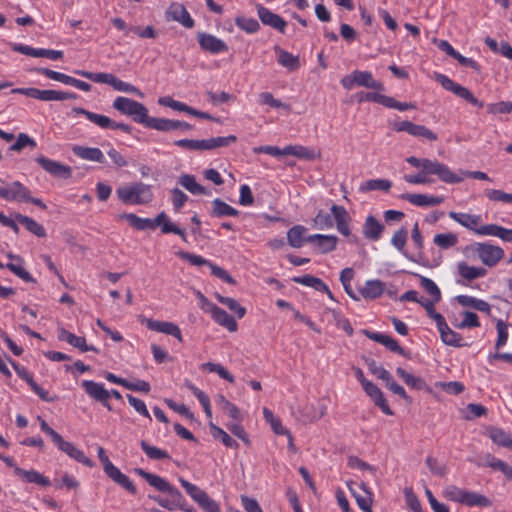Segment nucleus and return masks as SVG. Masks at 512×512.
Returning a JSON list of instances; mask_svg holds the SVG:
<instances>
[{
  "mask_svg": "<svg viewBox=\"0 0 512 512\" xmlns=\"http://www.w3.org/2000/svg\"><path fill=\"white\" fill-rule=\"evenodd\" d=\"M407 163L419 169L417 174H408L404 176V180L409 184H430L434 182L432 175L447 184H456L463 181V176L453 172L446 164L438 160L428 158H417L410 156L406 158Z\"/></svg>",
  "mask_w": 512,
  "mask_h": 512,
  "instance_id": "1",
  "label": "nucleus"
},
{
  "mask_svg": "<svg viewBox=\"0 0 512 512\" xmlns=\"http://www.w3.org/2000/svg\"><path fill=\"white\" fill-rule=\"evenodd\" d=\"M119 219L126 220L134 229L138 231L154 230L157 227L161 228L163 234L178 235L184 242H187V234L184 229L177 226L171 221L169 216L163 211L155 218H142L134 213H121L118 215Z\"/></svg>",
  "mask_w": 512,
  "mask_h": 512,
  "instance_id": "2",
  "label": "nucleus"
},
{
  "mask_svg": "<svg viewBox=\"0 0 512 512\" xmlns=\"http://www.w3.org/2000/svg\"><path fill=\"white\" fill-rule=\"evenodd\" d=\"M468 258H478L485 266L495 267L504 257V250L490 242H474L464 249Z\"/></svg>",
  "mask_w": 512,
  "mask_h": 512,
  "instance_id": "3",
  "label": "nucleus"
},
{
  "mask_svg": "<svg viewBox=\"0 0 512 512\" xmlns=\"http://www.w3.org/2000/svg\"><path fill=\"white\" fill-rule=\"evenodd\" d=\"M118 199L128 205H143L148 204L153 199V192L151 185L143 182H135L119 186L116 189Z\"/></svg>",
  "mask_w": 512,
  "mask_h": 512,
  "instance_id": "4",
  "label": "nucleus"
},
{
  "mask_svg": "<svg viewBox=\"0 0 512 512\" xmlns=\"http://www.w3.org/2000/svg\"><path fill=\"white\" fill-rule=\"evenodd\" d=\"M74 73L79 76H82L90 81H93L95 83L108 84V85L112 86L117 91L131 93L140 98L144 97L143 92L138 87H136L128 82L120 80L119 78H117L115 75H113L111 73H103V72L94 73V72H89V71H85V70H75Z\"/></svg>",
  "mask_w": 512,
  "mask_h": 512,
  "instance_id": "5",
  "label": "nucleus"
},
{
  "mask_svg": "<svg viewBox=\"0 0 512 512\" xmlns=\"http://www.w3.org/2000/svg\"><path fill=\"white\" fill-rule=\"evenodd\" d=\"M0 197L7 201L32 203L43 210L47 208L41 199L32 197L28 187L19 181H14L5 188L0 187Z\"/></svg>",
  "mask_w": 512,
  "mask_h": 512,
  "instance_id": "6",
  "label": "nucleus"
},
{
  "mask_svg": "<svg viewBox=\"0 0 512 512\" xmlns=\"http://www.w3.org/2000/svg\"><path fill=\"white\" fill-rule=\"evenodd\" d=\"M255 154H267L273 157L281 156H294L299 159L312 160L315 157V153L312 149H309L302 145H287L284 148L277 146L265 145L253 148Z\"/></svg>",
  "mask_w": 512,
  "mask_h": 512,
  "instance_id": "7",
  "label": "nucleus"
},
{
  "mask_svg": "<svg viewBox=\"0 0 512 512\" xmlns=\"http://www.w3.org/2000/svg\"><path fill=\"white\" fill-rule=\"evenodd\" d=\"M340 83L346 90H351L356 86L376 91L384 90L383 84L375 80L372 73L369 71L354 70L350 74L342 77Z\"/></svg>",
  "mask_w": 512,
  "mask_h": 512,
  "instance_id": "8",
  "label": "nucleus"
},
{
  "mask_svg": "<svg viewBox=\"0 0 512 512\" xmlns=\"http://www.w3.org/2000/svg\"><path fill=\"white\" fill-rule=\"evenodd\" d=\"M112 107L121 114L131 117L138 124H142L148 113V109L142 103L124 96L115 98Z\"/></svg>",
  "mask_w": 512,
  "mask_h": 512,
  "instance_id": "9",
  "label": "nucleus"
},
{
  "mask_svg": "<svg viewBox=\"0 0 512 512\" xmlns=\"http://www.w3.org/2000/svg\"><path fill=\"white\" fill-rule=\"evenodd\" d=\"M12 93L22 94L27 97L41 101H64L76 99L78 95L74 92L56 91V90H40L38 88H15Z\"/></svg>",
  "mask_w": 512,
  "mask_h": 512,
  "instance_id": "10",
  "label": "nucleus"
},
{
  "mask_svg": "<svg viewBox=\"0 0 512 512\" xmlns=\"http://www.w3.org/2000/svg\"><path fill=\"white\" fill-rule=\"evenodd\" d=\"M435 80L447 91L452 92L459 98L464 99L469 104L482 108L484 106V103L480 101L478 98L474 96V94L466 87L454 82L452 79H450L448 76L436 73L435 74Z\"/></svg>",
  "mask_w": 512,
  "mask_h": 512,
  "instance_id": "11",
  "label": "nucleus"
},
{
  "mask_svg": "<svg viewBox=\"0 0 512 512\" xmlns=\"http://www.w3.org/2000/svg\"><path fill=\"white\" fill-rule=\"evenodd\" d=\"M176 255L180 259L189 262L193 266H202V265L208 266L211 269L212 275L218 277L219 279L223 280L226 283L231 284L234 282L231 275L225 269H223L222 267H220L218 265L213 264L212 262H210L209 260L205 259L204 257H202L200 255H196V254L186 252V251H178L176 253Z\"/></svg>",
  "mask_w": 512,
  "mask_h": 512,
  "instance_id": "12",
  "label": "nucleus"
},
{
  "mask_svg": "<svg viewBox=\"0 0 512 512\" xmlns=\"http://www.w3.org/2000/svg\"><path fill=\"white\" fill-rule=\"evenodd\" d=\"M332 216L336 223L337 231L344 237H351V242H356V237L351 235L352 218L347 209L343 206L333 204L330 208Z\"/></svg>",
  "mask_w": 512,
  "mask_h": 512,
  "instance_id": "13",
  "label": "nucleus"
},
{
  "mask_svg": "<svg viewBox=\"0 0 512 512\" xmlns=\"http://www.w3.org/2000/svg\"><path fill=\"white\" fill-rule=\"evenodd\" d=\"M392 128L396 132H406L414 137L425 138L429 141H436L438 138L437 135L426 126L414 124L408 120L395 122Z\"/></svg>",
  "mask_w": 512,
  "mask_h": 512,
  "instance_id": "14",
  "label": "nucleus"
},
{
  "mask_svg": "<svg viewBox=\"0 0 512 512\" xmlns=\"http://www.w3.org/2000/svg\"><path fill=\"white\" fill-rule=\"evenodd\" d=\"M53 443L58 450L65 453L73 460L89 468L94 466V462L88 458L81 449L77 448L73 443L64 440L61 435Z\"/></svg>",
  "mask_w": 512,
  "mask_h": 512,
  "instance_id": "15",
  "label": "nucleus"
},
{
  "mask_svg": "<svg viewBox=\"0 0 512 512\" xmlns=\"http://www.w3.org/2000/svg\"><path fill=\"white\" fill-rule=\"evenodd\" d=\"M81 386L90 398L100 402L108 410L112 409L109 403L110 392L105 388L103 383L93 380H83Z\"/></svg>",
  "mask_w": 512,
  "mask_h": 512,
  "instance_id": "16",
  "label": "nucleus"
},
{
  "mask_svg": "<svg viewBox=\"0 0 512 512\" xmlns=\"http://www.w3.org/2000/svg\"><path fill=\"white\" fill-rule=\"evenodd\" d=\"M145 326L155 332L163 333L175 337L179 342H183L181 329L173 322L159 321L154 319L145 318L142 320Z\"/></svg>",
  "mask_w": 512,
  "mask_h": 512,
  "instance_id": "17",
  "label": "nucleus"
},
{
  "mask_svg": "<svg viewBox=\"0 0 512 512\" xmlns=\"http://www.w3.org/2000/svg\"><path fill=\"white\" fill-rule=\"evenodd\" d=\"M35 161L50 175L67 179L71 176V168L58 161L49 159L45 156H38Z\"/></svg>",
  "mask_w": 512,
  "mask_h": 512,
  "instance_id": "18",
  "label": "nucleus"
},
{
  "mask_svg": "<svg viewBox=\"0 0 512 512\" xmlns=\"http://www.w3.org/2000/svg\"><path fill=\"white\" fill-rule=\"evenodd\" d=\"M273 50L277 63L288 72H295L301 67L300 57L298 55H294L278 45H275Z\"/></svg>",
  "mask_w": 512,
  "mask_h": 512,
  "instance_id": "19",
  "label": "nucleus"
},
{
  "mask_svg": "<svg viewBox=\"0 0 512 512\" xmlns=\"http://www.w3.org/2000/svg\"><path fill=\"white\" fill-rule=\"evenodd\" d=\"M386 289V285L383 281L379 279H370L365 281L363 286L359 287L358 293L360 295V299L364 300H374L380 298Z\"/></svg>",
  "mask_w": 512,
  "mask_h": 512,
  "instance_id": "20",
  "label": "nucleus"
},
{
  "mask_svg": "<svg viewBox=\"0 0 512 512\" xmlns=\"http://www.w3.org/2000/svg\"><path fill=\"white\" fill-rule=\"evenodd\" d=\"M363 390L385 415L392 416L394 414L386 398L384 397L383 392L376 384H374L372 381L370 383H366V386L363 387Z\"/></svg>",
  "mask_w": 512,
  "mask_h": 512,
  "instance_id": "21",
  "label": "nucleus"
},
{
  "mask_svg": "<svg viewBox=\"0 0 512 512\" xmlns=\"http://www.w3.org/2000/svg\"><path fill=\"white\" fill-rule=\"evenodd\" d=\"M167 17L182 24L186 29H191L194 21L189 12L181 3H172L167 10Z\"/></svg>",
  "mask_w": 512,
  "mask_h": 512,
  "instance_id": "22",
  "label": "nucleus"
},
{
  "mask_svg": "<svg viewBox=\"0 0 512 512\" xmlns=\"http://www.w3.org/2000/svg\"><path fill=\"white\" fill-rule=\"evenodd\" d=\"M198 42L204 51L211 54H219L228 51L226 43L212 34H199Z\"/></svg>",
  "mask_w": 512,
  "mask_h": 512,
  "instance_id": "23",
  "label": "nucleus"
},
{
  "mask_svg": "<svg viewBox=\"0 0 512 512\" xmlns=\"http://www.w3.org/2000/svg\"><path fill=\"white\" fill-rule=\"evenodd\" d=\"M402 199L408 201L410 204L418 207H431L444 202L443 196H434L428 194H414L406 193L401 196Z\"/></svg>",
  "mask_w": 512,
  "mask_h": 512,
  "instance_id": "24",
  "label": "nucleus"
},
{
  "mask_svg": "<svg viewBox=\"0 0 512 512\" xmlns=\"http://www.w3.org/2000/svg\"><path fill=\"white\" fill-rule=\"evenodd\" d=\"M364 334L366 335L367 338L382 344L391 352L397 353L402 356L405 355V350L399 345L398 341L392 338L391 336L369 330H364Z\"/></svg>",
  "mask_w": 512,
  "mask_h": 512,
  "instance_id": "25",
  "label": "nucleus"
},
{
  "mask_svg": "<svg viewBox=\"0 0 512 512\" xmlns=\"http://www.w3.org/2000/svg\"><path fill=\"white\" fill-rule=\"evenodd\" d=\"M476 234L480 236L498 237L505 242H512V229L497 224H479Z\"/></svg>",
  "mask_w": 512,
  "mask_h": 512,
  "instance_id": "26",
  "label": "nucleus"
},
{
  "mask_svg": "<svg viewBox=\"0 0 512 512\" xmlns=\"http://www.w3.org/2000/svg\"><path fill=\"white\" fill-rule=\"evenodd\" d=\"M106 475L111 478L114 482L119 484L125 490L130 492L131 494H136L137 489L134 483L130 480L128 476L123 474L118 467H116L113 463L108 465L103 469Z\"/></svg>",
  "mask_w": 512,
  "mask_h": 512,
  "instance_id": "27",
  "label": "nucleus"
},
{
  "mask_svg": "<svg viewBox=\"0 0 512 512\" xmlns=\"http://www.w3.org/2000/svg\"><path fill=\"white\" fill-rule=\"evenodd\" d=\"M210 315L217 324L225 327L228 331L235 332L238 329V324L234 317L217 305H211Z\"/></svg>",
  "mask_w": 512,
  "mask_h": 512,
  "instance_id": "28",
  "label": "nucleus"
},
{
  "mask_svg": "<svg viewBox=\"0 0 512 512\" xmlns=\"http://www.w3.org/2000/svg\"><path fill=\"white\" fill-rule=\"evenodd\" d=\"M306 241L316 243L320 252L326 254L336 249L338 238L335 235L313 234L306 237Z\"/></svg>",
  "mask_w": 512,
  "mask_h": 512,
  "instance_id": "29",
  "label": "nucleus"
},
{
  "mask_svg": "<svg viewBox=\"0 0 512 512\" xmlns=\"http://www.w3.org/2000/svg\"><path fill=\"white\" fill-rule=\"evenodd\" d=\"M58 337L60 340L66 341L71 346L79 349L81 352L93 351L95 353H99V349L97 347L87 345L84 337L77 336L64 328L60 330Z\"/></svg>",
  "mask_w": 512,
  "mask_h": 512,
  "instance_id": "30",
  "label": "nucleus"
},
{
  "mask_svg": "<svg viewBox=\"0 0 512 512\" xmlns=\"http://www.w3.org/2000/svg\"><path fill=\"white\" fill-rule=\"evenodd\" d=\"M384 225L372 215H368L362 227L363 235L370 241H378L383 233Z\"/></svg>",
  "mask_w": 512,
  "mask_h": 512,
  "instance_id": "31",
  "label": "nucleus"
},
{
  "mask_svg": "<svg viewBox=\"0 0 512 512\" xmlns=\"http://www.w3.org/2000/svg\"><path fill=\"white\" fill-rule=\"evenodd\" d=\"M448 215L452 220L456 221L466 229L473 231L475 234L482 221L481 216L476 214L451 211Z\"/></svg>",
  "mask_w": 512,
  "mask_h": 512,
  "instance_id": "32",
  "label": "nucleus"
},
{
  "mask_svg": "<svg viewBox=\"0 0 512 512\" xmlns=\"http://www.w3.org/2000/svg\"><path fill=\"white\" fill-rule=\"evenodd\" d=\"M258 16L263 24L268 25L273 29L279 31H283L285 29L286 22L284 19L263 6L258 8Z\"/></svg>",
  "mask_w": 512,
  "mask_h": 512,
  "instance_id": "33",
  "label": "nucleus"
},
{
  "mask_svg": "<svg viewBox=\"0 0 512 512\" xmlns=\"http://www.w3.org/2000/svg\"><path fill=\"white\" fill-rule=\"evenodd\" d=\"M15 475L21 477L27 483H34L41 487H48L51 485V481L48 477L33 469L24 470L20 467H15Z\"/></svg>",
  "mask_w": 512,
  "mask_h": 512,
  "instance_id": "34",
  "label": "nucleus"
},
{
  "mask_svg": "<svg viewBox=\"0 0 512 512\" xmlns=\"http://www.w3.org/2000/svg\"><path fill=\"white\" fill-rule=\"evenodd\" d=\"M147 483L160 492L168 493L173 499L182 497L181 492L177 488L171 485L165 478L156 474H152Z\"/></svg>",
  "mask_w": 512,
  "mask_h": 512,
  "instance_id": "35",
  "label": "nucleus"
},
{
  "mask_svg": "<svg viewBox=\"0 0 512 512\" xmlns=\"http://www.w3.org/2000/svg\"><path fill=\"white\" fill-rule=\"evenodd\" d=\"M211 205H212V208L210 211V215L212 217H216V218L237 217L240 214V212L236 208L227 204L220 198H215L211 202Z\"/></svg>",
  "mask_w": 512,
  "mask_h": 512,
  "instance_id": "36",
  "label": "nucleus"
},
{
  "mask_svg": "<svg viewBox=\"0 0 512 512\" xmlns=\"http://www.w3.org/2000/svg\"><path fill=\"white\" fill-rule=\"evenodd\" d=\"M461 505L469 508H487L492 505V501L483 494L466 489Z\"/></svg>",
  "mask_w": 512,
  "mask_h": 512,
  "instance_id": "37",
  "label": "nucleus"
},
{
  "mask_svg": "<svg viewBox=\"0 0 512 512\" xmlns=\"http://www.w3.org/2000/svg\"><path fill=\"white\" fill-rule=\"evenodd\" d=\"M8 257L12 260V262H9L5 265L7 269H9L12 273L27 283L35 282V279L32 277V275L23 268V259L20 256L8 254Z\"/></svg>",
  "mask_w": 512,
  "mask_h": 512,
  "instance_id": "38",
  "label": "nucleus"
},
{
  "mask_svg": "<svg viewBox=\"0 0 512 512\" xmlns=\"http://www.w3.org/2000/svg\"><path fill=\"white\" fill-rule=\"evenodd\" d=\"M8 257L12 260V262H9L5 265L7 269H9L12 273L27 283L35 282V279L32 277V275L23 268V259L20 256L8 254Z\"/></svg>",
  "mask_w": 512,
  "mask_h": 512,
  "instance_id": "39",
  "label": "nucleus"
},
{
  "mask_svg": "<svg viewBox=\"0 0 512 512\" xmlns=\"http://www.w3.org/2000/svg\"><path fill=\"white\" fill-rule=\"evenodd\" d=\"M72 151L76 156H78L81 159L94 161L98 163L105 162V156L99 148L74 146L72 148Z\"/></svg>",
  "mask_w": 512,
  "mask_h": 512,
  "instance_id": "40",
  "label": "nucleus"
},
{
  "mask_svg": "<svg viewBox=\"0 0 512 512\" xmlns=\"http://www.w3.org/2000/svg\"><path fill=\"white\" fill-rule=\"evenodd\" d=\"M72 113L75 115H84L90 122L102 129H108L112 124V120L108 116L97 114L81 107L72 108Z\"/></svg>",
  "mask_w": 512,
  "mask_h": 512,
  "instance_id": "41",
  "label": "nucleus"
},
{
  "mask_svg": "<svg viewBox=\"0 0 512 512\" xmlns=\"http://www.w3.org/2000/svg\"><path fill=\"white\" fill-rule=\"evenodd\" d=\"M457 302L463 307H471L477 311L490 314L491 306L488 302L469 295H458Z\"/></svg>",
  "mask_w": 512,
  "mask_h": 512,
  "instance_id": "42",
  "label": "nucleus"
},
{
  "mask_svg": "<svg viewBox=\"0 0 512 512\" xmlns=\"http://www.w3.org/2000/svg\"><path fill=\"white\" fill-rule=\"evenodd\" d=\"M458 274L467 281H473L486 276L487 270L480 266H470L466 262L457 264Z\"/></svg>",
  "mask_w": 512,
  "mask_h": 512,
  "instance_id": "43",
  "label": "nucleus"
},
{
  "mask_svg": "<svg viewBox=\"0 0 512 512\" xmlns=\"http://www.w3.org/2000/svg\"><path fill=\"white\" fill-rule=\"evenodd\" d=\"M263 416L265 421L270 424L275 434L287 436L290 442L292 441L291 432L282 425L280 418L276 417L270 409L263 408Z\"/></svg>",
  "mask_w": 512,
  "mask_h": 512,
  "instance_id": "44",
  "label": "nucleus"
},
{
  "mask_svg": "<svg viewBox=\"0 0 512 512\" xmlns=\"http://www.w3.org/2000/svg\"><path fill=\"white\" fill-rule=\"evenodd\" d=\"M178 183L185 188L187 191L194 195H208L209 192L205 187L197 183L196 178L190 174H182Z\"/></svg>",
  "mask_w": 512,
  "mask_h": 512,
  "instance_id": "45",
  "label": "nucleus"
},
{
  "mask_svg": "<svg viewBox=\"0 0 512 512\" xmlns=\"http://www.w3.org/2000/svg\"><path fill=\"white\" fill-rule=\"evenodd\" d=\"M15 220L24 225V227L35 236L40 238L46 236L45 228L34 219L18 213L15 215Z\"/></svg>",
  "mask_w": 512,
  "mask_h": 512,
  "instance_id": "46",
  "label": "nucleus"
},
{
  "mask_svg": "<svg viewBox=\"0 0 512 512\" xmlns=\"http://www.w3.org/2000/svg\"><path fill=\"white\" fill-rule=\"evenodd\" d=\"M306 228L302 225H295L287 232V240L291 247L301 248L306 241L304 237Z\"/></svg>",
  "mask_w": 512,
  "mask_h": 512,
  "instance_id": "47",
  "label": "nucleus"
},
{
  "mask_svg": "<svg viewBox=\"0 0 512 512\" xmlns=\"http://www.w3.org/2000/svg\"><path fill=\"white\" fill-rule=\"evenodd\" d=\"M441 340L449 346L453 347H463L465 344L463 343V337L452 330L448 324L441 328L439 331Z\"/></svg>",
  "mask_w": 512,
  "mask_h": 512,
  "instance_id": "48",
  "label": "nucleus"
},
{
  "mask_svg": "<svg viewBox=\"0 0 512 512\" xmlns=\"http://www.w3.org/2000/svg\"><path fill=\"white\" fill-rule=\"evenodd\" d=\"M396 373L411 389L423 390L427 386L423 378L414 376L401 367L396 369Z\"/></svg>",
  "mask_w": 512,
  "mask_h": 512,
  "instance_id": "49",
  "label": "nucleus"
},
{
  "mask_svg": "<svg viewBox=\"0 0 512 512\" xmlns=\"http://www.w3.org/2000/svg\"><path fill=\"white\" fill-rule=\"evenodd\" d=\"M200 369L205 372L216 373L220 378L230 383H234L235 381L234 376L221 364L207 362L201 364Z\"/></svg>",
  "mask_w": 512,
  "mask_h": 512,
  "instance_id": "50",
  "label": "nucleus"
},
{
  "mask_svg": "<svg viewBox=\"0 0 512 512\" xmlns=\"http://www.w3.org/2000/svg\"><path fill=\"white\" fill-rule=\"evenodd\" d=\"M407 230L405 228H400L397 230L392 238H391V244L401 253L403 254L407 259L414 261L413 257L409 256L407 252L405 251V245L407 242Z\"/></svg>",
  "mask_w": 512,
  "mask_h": 512,
  "instance_id": "51",
  "label": "nucleus"
},
{
  "mask_svg": "<svg viewBox=\"0 0 512 512\" xmlns=\"http://www.w3.org/2000/svg\"><path fill=\"white\" fill-rule=\"evenodd\" d=\"M392 186L391 181L387 179H370L362 183L359 187L360 192H369L375 190L388 191Z\"/></svg>",
  "mask_w": 512,
  "mask_h": 512,
  "instance_id": "52",
  "label": "nucleus"
},
{
  "mask_svg": "<svg viewBox=\"0 0 512 512\" xmlns=\"http://www.w3.org/2000/svg\"><path fill=\"white\" fill-rule=\"evenodd\" d=\"M237 141L235 135L229 136H218L209 139H205L206 151L214 150L221 147H228Z\"/></svg>",
  "mask_w": 512,
  "mask_h": 512,
  "instance_id": "53",
  "label": "nucleus"
},
{
  "mask_svg": "<svg viewBox=\"0 0 512 512\" xmlns=\"http://www.w3.org/2000/svg\"><path fill=\"white\" fill-rule=\"evenodd\" d=\"M465 491H466L465 488H461L454 484H451V485H447L443 488L442 495L446 500L455 502V503L461 505Z\"/></svg>",
  "mask_w": 512,
  "mask_h": 512,
  "instance_id": "54",
  "label": "nucleus"
},
{
  "mask_svg": "<svg viewBox=\"0 0 512 512\" xmlns=\"http://www.w3.org/2000/svg\"><path fill=\"white\" fill-rule=\"evenodd\" d=\"M433 242L439 248L447 250L458 243V236L454 233H440L434 236Z\"/></svg>",
  "mask_w": 512,
  "mask_h": 512,
  "instance_id": "55",
  "label": "nucleus"
},
{
  "mask_svg": "<svg viewBox=\"0 0 512 512\" xmlns=\"http://www.w3.org/2000/svg\"><path fill=\"white\" fill-rule=\"evenodd\" d=\"M142 125L149 129H154L161 132H169V119L150 117L148 113H146Z\"/></svg>",
  "mask_w": 512,
  "mask_h": 512,
  "instance_id": "56",
  "label": "nucleus"
},
{
  "mask_svg": "<svg viewBox=\"0 0 512 512\" xmlns=\"http://www.w3.org/2000/svg\"><path fill=\"white\" fill-rule=\"evenodd\" d=\"M216 298L221 304L225 305L230 311H232L239 319L245 316L246 309L241 306L234 298L225 297L220 294H217Z\"/></svg>",
  "mask_w": 512,
  "mask_h": 512,
  "instance_id": "57",
  "label": "nucleus"
},
{
  "mask_svg": "<svg viewBox=\"0 0 512 512\" xmlns=\"http://www.w3.org/2000/svg\"><path fill=\"white\" fill-rule=\"evenodd\" d=\"M140 446L144 453L147 455V457L152 460L170 459V455L166 450L160 449L156 446H152L144 440L141 441Z\"/></svg>",
  "mask_w": 512,
  "mask_h": 512,
  "instance_id": "58",
  "label": "nucleus"
},
{
  "mask_svg": "<svg viewBox=\"0 0 512 512\" xmlns=\"http://www.w3.org/2000/svg\"><path fill=\"white\" fill-rule=\"evenodd\" d=\"M348 488L351 491V493L353 494V496L355 497V500H356V503H357L358 507L363 512H373L372 511V502H373L372 495L366 489V485L365 484H362V488L367 493L366 496H362V495L356 494L349 484H348Z\"/></svg>",
  "mask_w": 512,
  "mask_h": 512,
  "instance_id": "59",
  "label": "nucleus"
},
{
  "mask_svg": "<svg viewBox=\"0 0 512 512\" xmlns=\"http://www.w3.org/2000/svg\"><path fill=\"white\" fill-rule=\"evenodd\" d=\"M210 428L212 431V435L215 439L221 440L224 446L227 448H238V443L232 437H230L222 428L216 426L213 423H210Z\"/></svg>",
  "mask_w": 512,
  "mask_h": 512,
  "instance_id": "60",
  "label": "nucleus"
},
{
  "mask_svg": "<svg viewBox=\"0 0 512 512\" xmlns=\"http://www.w3.org/2000/svg\"><path fill=\"white\" fill-rule=\"evenodd\" d=\"M258 103L260 105H267L271 108L275 109H285L290 110V106L288 104L283 103L281 100L276 99L272 93L270 92H262L258 95Z\"/></svg>",
  "mask_w": 512,
  "mask_h": 512,
  "instance_id": "61",
  "label": "nucleus"
},
{
  "mask_svg": "<svg viewBox=\"0 0 512 512\" xmlns=\"http://www.w3.org/2000/svg\"><path fill=\"white\" fill-rule=\"evenodd\" d=\"M420 277V285L421 287L426 291V293L433 299L434 301H440L441 300V291L437 284L430 278H427L425 276H419Z\"/></svg>",
  "mask_w": 512,
  "mask_h": 512,
  "instance_id": "62",
  "label": "nucleus"
},
{
  "mask_svg": "<svg viewBox=\"0 0 512 512\" xmlns=\"http://www.w3.org/2000/svg\"><path fill=\"white\" fill-rule=\"evenodd\" d=\"M179 482L185 489L186 493L196 502L199 503L207 493L199 488L197 485L190 483L184 478L180 477Z\"/></svg>",
  "mask_w": 512,
  "mask_h": 512,
  "instance_id": "63",
  "label": "nucleus"
},
{
  "mask_svg": "<svg viewBox=\"0 0 512 512\" xmlns=\"http://www.w3.org/2000/svg\"><path fill=\"white\" fill-rule=\"evenodd\" d=\"M158 104L164 107H169L173 110L179 111V112H185L190 115L192 107L188 106L187 104L174 100L170 96H164L160 97L158 99Z\"/></svg>",
  "mask_w": 512,
  "mask_h": 512,
  "instance_id": "64",
  "label": "nucleus"
}]
</instances>
